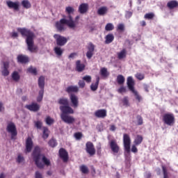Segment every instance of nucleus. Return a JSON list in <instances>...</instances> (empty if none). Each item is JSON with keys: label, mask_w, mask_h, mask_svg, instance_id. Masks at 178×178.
<instances>
[{"label": "nucleus", "mask_w": 178, "mask_h": 178, "mask_svg": "<svg viewBox=\"0 0 178 178\" xmlns=\"http://www.w3.org/2000/svg\"><path fill=\"white\" fill-rule=\"evenodd\" d=\"M49 137V129H48L47 127H43V135L42 138L44 140H47V138Z\"/></svg>", "instance_id": "obj_37"}, {"label": "nucleus", "mask_w": 178, "mask_h": 178, "mask_svg": "<svg viewBox=\"0 0 178 178\" xmlns=\"http://www.w3.org/2000/svg\"><path fill=\"white\" fill-rule=\"evenodd\" d=\"M115 29V26L112 23H108L105 26L106 31H112Z\"/></svg>", "instance_id": "obj_42"}, {"label": "nucleus", "mask_w": 178, "mask_h": 178, "mask_svg": "<svg viewBox=\"0 0 178 178\" xmlns=\"http://www.w3.org/2000/svg\"><path fill=\"white\" fill-rule=\"evenodd\" d=\"M54 51L57 56H61L62 55H63V49L58 46L54 47Z\"/></svg>", "instance_id": "obj_28"}, {"label": "nucleus", "mask_w": 178, "mask_h": 178, "mask_svg": "<svg viewBox=\"0 0 178 178\" xmlns=\"http://www.w3.org/2000/svg\"><path fill=\"white\" fill-rule=\"evenodd\" d=\"M108 13V7L102 6L97 10V15L99 16H105Z\"/></svg>", "instance_id": "obj_22"}, {"label": "nucleus", "mask_w": 178, "mask_h": 178, "mask_svg": "<svg viewBox=\"0 0 178 178\" xmlns=\"http://www.w3.org/2000/svg\"><path fill=\"white\" fill-rule=\"evenodd\" d=\"M79 169L81 172L83 173V175H88V173H89L90 172V170H88V167H87V165H81L79 167Z\"/></svg>", "instance_id": "obj_34"}, {"label": "nucleus", "mask_w": 178, "mask_h": 178, "mask_svg": "<svg viewBox=\"0 0 178 178\" xmlns=\"http://www.w3.org/2000/svg\"><path fill=\"white\" fill-rule=\"evenodd\" d=\"M25 108L31 112H38V111H40V105L37 103L26 105Z\"/></svg>", "instance_id": "obj_15"}, {"label": "nucleus", "mask_w": 178, "mask_h": 178, "mask_svg": "<svg viewBox=\"0 0 178 178\" xmlns=\"http://www.w3.org/2000/svg\"><path fill=\"white\" fill-rule=\"evenodd\" d=\"M45 122H46V124H48V126H51V124H54V123L55 122V120H54V118L49 116H47L45 118Z\"/></svg>", "instance_id": "obj_40"}, {"label": "nucleus", "mask_w": 178, "mask_h": 178, "mask_svg": "<svg viewBox=\"0 0 178 178\" xmlns=\"http://www.w3.org/2000/svg\"><path fill=\"white\" fill-rule=\"evenodd\" d=\"M59 155L60 158L63 159V162H67V161L69 160V155L67 154V152H66L65 149H60Z\"/></svg>", "instance_id": "obj_16"}, {"label": "nucleus", "mask_w": 178, "mask_h": 178, "mask_svg": "<svg viewBox=\"0 0 178 178\" xmlns=\"http://www.w3.org/2000/svg\"><path fill=\"white\" fill-rule=\"evenodd\" d=\"M60 118L63 122L67 124H73L76 122V118L69 114L61 113Z\"/></svg>", "instance_id": "obj_8"}, {"label": "nucleus", "mask_w": 178, "mask_h": 178, "mask_svg": "<svg viewBox=\"0 0 178 178\" xmlns=\"http://www.w3.org/2000/svg\"><path fill=\"white\" fill-rule=\"evenodd\" d=\"M17 60L19 63H27L29 62V57L24 55H19L17 56Z\"/></svg>", "instance_id": "obj_24"}, {"label": "nucleus", "mask_w": 178, "mask_h": 178, "mask_svg": "<svg viewBox=\"0 0 178 178\" xmlns=\"http://www.w3.org/2000/svg\"><path fill=\"white\" fill-rule=\"evenodd\" d=\"M79 86L81 88H84V87L86 86V82H84V81H79Z\"/></svg>", "instance_id": "obj_58"}, {"label": "nucleus", "mask_w": 178, "mask_h": 178, "mask_svg": "<svg viewBox=\"0 0 178 178\" xmlns=\"http://www.w3.org/2000/svg\"><path fill=\"white\" fill-rule=\"evenodd\" d=\"M35 125L37 129H41L42 127V122L41 121H36Z\"/></svg>", "instance_id": "obj_53"}, {"label": "nucleus", "mask_w": 178, "mask_h": 178, "mask_svg": "<svg viewBox=\"0 0 178 178\" xmlns=\"http://www.w3.org/2000/svg\"><path fill=\"white\" fill-rule=\"evenodd\" d=\"M74 137L76 138V140H80V138L82 137V135L81 133H76L74 134Z\"/></svg>", "instance_id": "obj_61"}, {"label": "nucleus", "mask_w": 178, "mask_h": 178, "mask_svg": "<svg viewBox=\"0 0 178 178\" xmlns=\"http://www.w3.org/2000/svg\"><path fill=\"white\" fill-rule=\"evenodd\" d=\"M35 178H42V175H41V172L36 171L35 174Z\"/></svg>", "instance_id": "obj_59"}, {"label": "nucleus", "mask_w": 178, "mask_h": 178, "mask_svg": "<svg viewBox=\"0 0 178 178\" xmlns=\"http://www.w3.org/2000/svg\"><path fill=\"white\" fill-rule=\"evenodd\" d=\"M76 67L77 72H83L84 69L86 68V65L84 64H82L80 60H78L76 63Z\"/></svg>", "instance_id": "obj_23"}, {"label": "nucleus", "mask_w": 178, "mask_h": 178, "mask_svg": "<svg viewBox=\"0 0 178 178\" xmlns=\"http://www.w3.org/2000/svg\"><path fill=\"white\" fill-rule=\"evenodd\" d=\"M7 131L11 135V140H15V137L17 136V130L16 125L13 122H9L7 125Z\"/></svg>", "instance_id": "obj_5"}, {"label": "nucleus", "mask_w": 178, "mask_h": 178, "mask_svg": "<svg viewBox=\"0 0 178 178\" xmlns=\"http://www.w3.org/2000/svg\"><path fill=\"white\" fill-rule=\"evenodd\" d=\"M163 122L167 126H173L175 124V115L172 113H165L163 115Z\"/></svg>", "instance_id": "obj_4"}, {"label": "nucleus", "mask_w": 178, "mask_h": 178, "mask_svg": "<svg viewBox=\"0 0 178 178\" xmlns=\"http://www.w3.org/2000/svg\"><path fill=\"white\" fill-rule=\"evenodd\" d=\"M49 145L54 148V147H56V140L51 139L49 141Z\"/></svg>", "instance_id": "obj_49"}, {"label": "nucleus", "mask_w": 178, "mask_h": 178, "mask_svg": "<svg viewBox=\"0 0 178 178\" xmlns=\"http://www.w3.org/2000/svg\"><path fill=\"white\" fill-rule=\"evenodd\" d=\"M70 100L72 108H79V97L74 94L70 95Z\"/></svg>", "instance_id": "obj_12"}, {"label": "nucleus", "mask_w": 178, "mask_h": 178, "mask_svg": "<svg viewBox=\"0 0 178 178\" xmlns=\"http://www.w3.org/2000/svg\"><path fill=\"white\" fill-rule=\"evenodd\" d=\"M138 152V149H137V147H136V145H133L132 147H131V152Z\"/></svg>", "instance_id": "obj_60"}, {"label": "nucleus", "mask_w": 178, "mask_h": 178, "mask_svg": "<svg viewBox=\"0 0 178 178\" xmlns=\"http://www.w3.org/2000/svg\"><path fill=\"white\" fill-rule=\"evenodd\" d=\"M54 38L56 40V44L58 45V47H63L64 45H66V43L67 42V38L59 34H54Z\"/></svg>", "instance_id": "obj_7"}, {"label": "nucleus", "mask_w": 178, "mask_h": 178, "mask_svg": "<svg viewBox=\"0 0 178 178\" xmlns=\"http://www.w3.org/2000/svg\"><path fill=\"white\" fill-rule=\"evenodd\" d=\"M141 143H143V136H141L140 135L136 136L134 140V145H140V144H141Z\"/></svg>", "instance_id": "obj_30"}, {"label": "nucleus", "mask_w": 178, "mask_h": 178, "mask_svg": "<svg viewBox=\"0 0 178 178\" xmlns=\"http://www.w3.org/2000/svg\"><path fill=\"white\" fill-rule=\"evenodd\" d=\"M58 104L64 106L69 105V100L67 98H60L58 99Z\"/></svg>", "instance_id": "obj_41"}, {"label": "nucleus", "mask_w": 178, "mask_h": 178, "mask_svg": "<svg viewBox=\"0 0 178 178\" xmlns=\"http://www.w3.org/2000/svg\"><path fill=\"white\" fill-rule=\"evenodd\" d=\"M33 140L31 139V138L29 137L26 139V152H31V149L33 148Z\"/></svg>", "instance_id": "obj_19"}, {"label": "nucleus", "mask_w": 178, "mask_h": 178, "mask_svg": "<svg viewBox=\"0 0 178 178\" xmlns=\"http://www.w3.org/2000/svg\"><path fill=\"white\" fill-rule=\"evenodd\" d=\"M67 92L70 93V92H77L79 91V88L77 86H69L66 89Z\"/></svg>", "instance_id": "obj_31"}, {"label": "nucleus", "mask_w": 178, "mask_h": 178, "mask_svg": "<svg viewBox=\"0 0 178 178\" xmlns=\"http://www.w3.org/2000/svg\"><path fill=\"white\" fill-rule=\"evenodd\" d=\"M17 30L23 37H26V43L30 52H35L37 47L34 45V33L26 28H17Z\"/></svg>", "instance_id": "obj_1"}, {"label": "nucleus", "mask_w": 178, "mask_h": 178, "mask_svg": "<svg viewBox=\"0 0 178 178\" xmlns=\"http://www.w3.org/2000/svg\"><path fill=\"white\" fill-rule=\"evenodd\" d=\"M122 102L124 106H129V99H127V97L122 99Z\"/></svg>", "instance_id": "obj_52"}, {"label": "nucleus", "mask_w": 178, "mask_h": 178, "mask_svg": "<svg viewBox=\"0 0 178 178\" xmlns=\"http://www.w3.org/2000/svg\"><path fill=\"white\" fill-rule=\"evenodd\" d=\"M22 5L25 9H30V8H31V3H30L29 0H23L22 1Z\"/></svg>", "instance_id": "obj_33"}, {"label": "nucleus", "mask_w": 178, "mask_h": 178, "mask_svg": "<svg viewBox=\"0 0 178 178\" xmlns=\"http://www.w3.org/2000/svg\"><path fill=\"white\" fill-rule=\"evenodd\" d=\"M32 156L35 165L40 169H42V168H44V163L47 166L51 165V161L49 159H48V158H46L44 154H41V149H40L38 146L35 147L32 154ZM41 159L44 163L41 162Z\"/></svg>", "instance_id": "obj_2"}, {"label": "nucleus", "mask_w": 178, "mask_h": 178, "mask_svg": "<svg viewBox=\"0 0 178 178\" xmlns=\"http://www.w3.org/2000/svg\"><path fill=\"white\" fill-rule=\"evenodd\" d=\"M127 84L130 91H134V80L133 77L129 76L127 80Z\"/></svg>", "instance_id": "obj_20"}, {"label": "nucleus", "mask_w": 178, "mask_h": 178, "mask_svg": "<svg viewBox=\"0 0 178 178\" xmlns=\"http://www.w3.org/2000/svg\"><path fill=\"white\" fill-rule=\"evenodd\" d=\"M154 18V13H147L145 15V19H152Z\"/></svg>", "instance_id": "obj_56"}, {"label": "nucleus", "mask_w": 178, "mask_h": 178, "mask_svg": "<svg viewBox=\"0 0 178 178\" xmlns=\"http://www.w3.org/2000/svg\"><path fill=\"white\" fill-rule=\"evenodd\" d=\"M11 37H13V38H17V37H19V35L17 34V32H13L11 33Z\"/></svg>", "instance_id": "obj_64"}, {"label": "nucleus", "mask_w": 178, "mask_h": 178, "mask_svg": "<svg viewBox=\"0 0 178 178\" xmlns=\"http://www.w3.org/2000/svg\"><path fill=\"white\" fill-rule=\"evenodd\" d=\"M82 80L90 83H91L92 78H91V76L86 75L82 78Z\"/></svg>", "instance_id": "obj_47"}, {"label": "nucleus", "mask_w": 178, "mask_h": 178, "mask_svg": "<svg viewBox=\"0 0 178 178\" xmlns=\"http://www.w3.org/2000/svg\"><path fill=\"white\" fill-rule=\"evenodd\" d=\"M67 24L70 29L76 28V22L73 20L72 16H68L67 18L61 19L60 22L56 23V27L59 31H63L65 30V25Z\"/></svg>", "instance_id": "obj_3"}, {"label": "nucleus", "mask_w": 178, "mask_h": 178, "mask_svg": "<svg viewBox=\"0 0 178 178\" xmlns=\"http://www.w3.org/2000/svg\"><path fill=\"white\" fill-rule=\"evenodd\" d=\"M116 30L120 33H123L124 31V24H118Z\"/></svg>", "instance_id": "obj_44"}, {"label": "nucleus", "mask_w": 178, "mask_h": 178, "mask_svg": "<svg viewBox=\"0 0 178 178\" xmlns=\"http://www.w3.org/2000/svg\"><path fill=\"white\" fill-rule=\"evenodd\" d=\"M43 97H44V90L42 89V90H40L39 95L37 98L38 102H41V101H42Z\"/></svg>", "instance_id": "obj_43"}, {"label": "nucleus", "mask_w": 178, "mask_h": 178, "mask_svg": "<svg viewBox=\"0 0 178 178\" xmlns=\"http://www.w3.org/2000/svg\"><path fill=\"white\" fill-rule=\"evenodd\" d=\"M105 40V44H111L115 40V36L112 33L108 34L106 35Z\"/></svg>", "instance_id": "obj_26"}, {"label": "nucleus", "mask_w": 178, "mask_h": 178, "mask_svg": "<svg viewBox=\"0 0 178 178\" xmlns=\"http://www.w3.org/2000/svg\"><path fill=\"white\" fill-rule=\"evenodd\" d=\"M17 163H24V157L22 156V154H19L17 158Z\"/></svg>", "instance_id": "obj_45"}, {"label": "nucleus", "mask_w": 178, "mask_h": 178, "mask_svg": "<svg viewBox=\"0 0 178 178\" xmlns=\"http://www.w3.org/2000/svg\"><path fill=\"white\" fill-rule=\"evenodd\" d=\"M99 84V76H97L96 82L95 83H92L90 86V90L92 91H97L98 89V85Z\"/></svg>", "instance_id": "obj_25"}, {"label": "nucleus", "mask_w": 178, "mask_h": 178, "mask_svg": "<svg viewBox=\"0 0 178 178\" xmlns=\"http://www.w3.org/2000/svg\"><path fill=\"white\" fill-rule=\"evenodd\" d=\"M137 122H138V126H141V124H143V118H141V116L140 115H138Z\"/></svg>", "instance_id": "obj_54"}, {"label": "nucleus", "mask_w": 178, "mask_h": 178, "mask_svg": "<svg viewBox=\"0 0 178 178\" xmlns=\"http://www.w3.org/2000/svg\"><path fill=\"white\" fill-rule=\"evenodd\" d=\"M11 77H12L13 80L16 82H17V81H19V80H20V74L17 71H14L12 73Z\"/></svg>", "instance_id": "obj_29"}, {"label": "nucleus", "mask_w": 178, "mask_h": 178, "mask_svg": "<svg viewBox=\"0 0 178 178\" xmlns=\"http://www.w3.org/2000/svg\"><path fill=\"white\" fill-rule=\"evenodd\" d=\"M127 54V51H126V49H122L121 51L118 53V59H123L124 58H126V55Z\"/></svg>", "instance_id": "obj_32"}, {"label": "nucleus", "mask_w": 178, "mask_h": 178, "mask_svg": "<svg viewBox=\"0 0 178 178\" xmlns=\"http://www.w3.org/2000/svg\"><path fill=\"white\" fill-rule=\"evenodd\" d=\"M60 111H61L62 113L64 115H73L74 113V110L69 104L65 106H60Z\"/></svg>", "instance_id": "obj_10"}, {"label": "nucleus", "mask_w": 178, "mask_h": 178, "mask_svg": "<svg viewBox=\"0 0 178 178\" xmlns=\"http://www.w3.org/2000/svg\"><path fill=\"white\" fill-rule=\"evenodd\" d=\"M178 6V2L176 1H171L168 3L167 6L170 9H173V8H176Z\"/></svg>", "instance_id": "obj_35"}, {"label": "nucleus", "mask_w": 178, "mask_h": 178, "mask_svg": "<svg viewBox=\"0 0 178 178\" xmlns=\"http://www.w3.org/2000/svg\"><path fill=\"white\" fill-rule=\"evenodd\" d=\"M28 73H31V74H33L34 76H37V68L33 67V66L29 67L27 69Z\"/></svg>", "instance_id": "obj_39"}, {"label": "nucleus", "mask_w": 178, "mask_h": 178, "mask_svg": "<svg viewBox=\"0 0 178 178\" xmlns=\"http://www.w3.org/2000/svg\"><path fill=\"white\" fill-rule=\"evenodd\" d=\"M136 77L138 79V80H144V74L141 73H137L136 74Z\"/></svg>", "instance_id": "obj_51"}, {"label": "nucleus", "mask_w": 178, "mask_h": 178, "mask_svg": "<svg viewBox=\"0 0 178 178\" xmlns=\"http://www.w3.org/2000/svg\"><path fill=\"white\" fill-rule=\"evenodd\" d=\"M86 152L92 156V155H95V148L94 147V145L91 142H88L86 143Z\"/></svg>", "instance_id": "obj_13"}, {"label": "nucleus", "mask_w": 178, "mask_h": 178, "mask_svg": "<svg viewBox=\"0 0 178 178\" xmlns=\"http://www.w3.org/2000/svg\"><path fill=\"white\" fill-rule=\"evenodd\" d=\"M163 173V178H168V170L165 166H162Z\"/></svg>", "instance_id": "obj_50"}, {"label": "nucleus", "mask_w": 178, "mask_h": 178, "mask_svg": "<svg viewBox=\"0 0 178 178\" xmlns=\"http://www.w3.org/2000/svg\"><path fill=\"white\" fill-rule=\"evenodd\" d=\"M9 62H4L3 64V67H1V74L4 77H7V76H9L10 72H9Z\"/></svg>", "instance_id": "obj_14"}, {"label": "nucleus", "mask_w": 178, "mask_h": 178, "mask_svg": "<svg viewBox=\"0 0 178 178\" xmlns=\"http://www.w3.org/2000/svg\"><path fill=\"white\" fill-rule=\"evenodd\" d=\"M95 115L96 116V118L104 119V118H106V110L105 109L97 110L95 112Z\"/></svg>", "instance_id": "obj_18"}, {"label": "nucleus", "mask_w": 178, "mask_h": 178, "mask_svg": "<svg viewBox=\"0 0 178 178\" xmlns=\"http://www.w3.org/2000/svg\"><path fill=\"white\" fill-rule=\"evenodd\" d=\"M131 16H133V13H131L130 11L126 12V14H125L126 19H130V17H131Z\"/></svg>", "instance_id": "obj_57"}, {"label": "nucleus", "mask_w": 178, "mask_h": 178, "mask_svg": "<svg viewBox=\"0 0 178 178\" xmlns=\"http://www.w3.org/2000/svg\"><path fill=\"white\" fill-rule=\"evenodd\" d=\"M108 144L113 154H118V152H119V149H120V148L119 147L118 143H116V140H111L108 142Z\"/></svg>", "instance_id": "obj_11"}, {"label": "nucleus", "mask_w": 178, "mask_h": 178, "mask_svg": "<svg viewBox=\"0 0 178 178\" xmlns=\"http://www.w3.org/2000/svg\"><path fill=\"white\" fill-rule=\"evenodd\" d=\"M88 11V4L83 3H81L79 7V12L81 14L87 13Z\"/></svg>", "instance_id": "obj_21"}, {"label": "nucleus", "mask_w": 178, "mask_h": 178, "mask_svg": "<svg viewBox=\"0 0 178 178\" xmlns=\"http://www.w3.org/2000/svg\"><path fill=\"white\" fill-rule=\"evenodd\" d=\"M76 56H77V54L76 53H72L69 56V59H74V58H76Z\"/></svg>", "instance_id": "obj_63"}, {"label": "nucleus", "mask_w": 178, "mask_h": 178, "mask_svg": "<svg viewBox=\"0 0 178 178\" xmlns=\"http://www.w3.org/2000/svg\"><path fill=\"white\" fill-rule=\"evenodd\" d=\"M6 4L8 8H10V9H13L14 10H19V1L13 2L11 1H6Z\"/></svg>", "instance_id": "obj_17"}, {"label": "nucleus", "mask_w": 178, "mask_h": 178, "mask_svg": "<svg viewBox=\"0 0 178 178\" xmlns=\"http://www.w3.org/2000/svg\"><path fill=\"white\" fill-rule=\"evenodd\" d=\"M125 81L124 76L123 75H118L117 76V83L122 86V84H124Z\"/></svg>", "instance_id": "obj_38"}, {"label": "nucleus", "mask_w": 178, "mask_h": 178, "mask_svg": "<svg viewBox=\"0 0 178 178\" xmlns=\"http://www.w3.org/2000/svg\"><path fill=\"white\" fill-rule=\"evenodd\" d=\"M123 144L126 152L130 154V144H131V139L130 138V136L127 134L123 135Z\"/></svg>", "instance_id": "obj_6"}, {"label": "nucleus", "mask_w": 178, "mask_h": 178, "mask_svg": "<svg viewBox=\"0 0 178 178\" xmlns=\"http://www.w3.org/2000/svg\"><path fill=\"white\" fill-rule=\"evenodd\" d=\"M38 86L41 90H44L45 86V77L40 76L38 79Z\"/></svg>", "instance_id": "obj_27"}, {"label": "nucleus", "mask_w": 178, "mask_h": 178, "mask_svg": "<svg viewBox=\"0 0 178 178\" xmlns=\"http://www.w3.org/2000/svg\"><path fill=\"white\" fill-rule=\"evenodd\" d=\"M131 92H133V94H134V95L138 101H139V102L141 101V96L138 95V92L136 90H132Z\"/></svg>", "instance_id": "obj_48"}, {"label": "nucleus", "mask_w": 178, "mask_h": 178, "mask_svg": "<svg viewBox=\"0 0 178 178\" xmlns=\"http://www.w3.org/2000/svg\"><path fill=\"white\" fill-rule=\"evenodd\" d=\"M100 74L102 77H108L109 76V72H108V70L105 67L101 68Z\"/></svg>", "instance_id": "obj_36"}, {"label": "nucleus", "mask_w": 178, "mask_h": 178, "mask_svg": "<svg viewBox=\"0 0 178 178\" xmlns=\"http://www.w3.org/2000/svg\"><path fill=\"white\" fill-rule=\"evenodd\" d=\"M65 11L68 13L69 16H72L70 15H72V13L74 12V8H73L72 7L68 6V7H66Z\"/></svg>", "instance_id": "obj_46"}, {"label": "nucleus", "mask_w": 178, "mask_h": 178, "mask_svg": "<svg viewBox=\"0 0 178 178\" xmlns=\"http://www.w3.org/2000/svg\"><path fill=\"white\" fill-rule=\"evenodd\" d=\"M118 92L120 94H123V92H126V88L124 86H121L118 90Z\"/></svg>", "instance_id": "obj_55"}, {"label": "nucleus", "mask_w": 178, "mask_h": 178, "mask_svg": "<svg viewBox=\"0 0 178 178\" xmlns=\"http://www.w3.org/2000/svg\"><path fill=\"white\" fill-rule=\"evenodd\" d=\"M5 111V107L3 106V103L0 102V112H3Z\"/></svg>", "instance_id": "obj_62"}, {"label": "nucleus", "mask_w": 178, "mask_h": 178, "mask_svg": "<svg viewBox=\"0 0 178 178\" xmlns=\"http://www.w3.org/2000/svg\"><path fill=\"white\" fill-rule=\"evenodd\" d=\"M88 51L86 52V57L88 59H91L94 56V52L95 51V46L92 42H89L87 46Z\"/></svg>", "instance_id": "obj_9"}]
</instances>
